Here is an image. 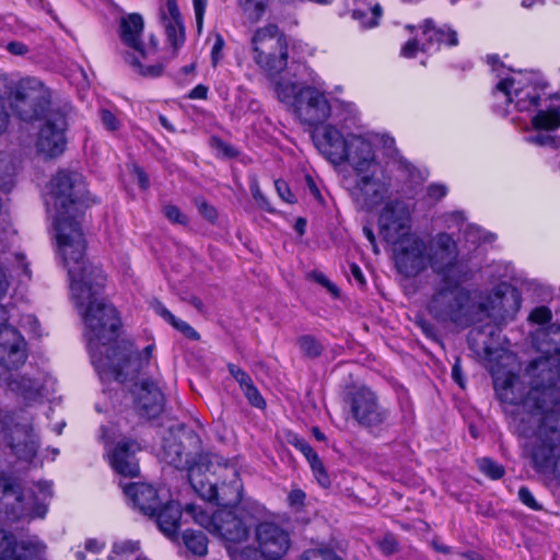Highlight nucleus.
Returning <instances> with one entry per match:
<instances>
[{
  "label": "nucleus",
  "instance_id": "28",
  "mask_svg": "<svg viewBox=\"0 0 560 560\" xmlns=\"http://www.w3.org/2000/svg\"><path fill=\"white\" fill-rule=\"evenodd\" d=\"M354 3L352 16L363 28H372L378 24L382 8L375 0H354Z\"/></svg>",
  "mask_w": 560,
  "mask_h": 560
},
{
  "label": "nucleus",
  "instance_id": "58",
  "mask_svg": "<svg viewBox=\"0 0 560 560\" xmlns=\"http://www.w3.org/2000/svg\"><path fill=\"white\" fill-rule=\"evenodd\" d=\"M350 273L360 287H363L365 284V278L363 276L362 270L360 269V267L358 265H355V264L350 265Z\"/></svg>",
  "mask_w": 560,
  "mask_h": 560
},
{
  "label": "nucleus",
  "instance_id": "37",
  "mask_svg": "<svg viewBox=\"0 0 560 560\" xmlns=\"http://www.w3.org/2000/svg\"><path fill=\"white\" fill-rule=\"evenodd\" d=\"M376 544L381 552L385 556L394 555L398 550L397 539L392 534H385L377 539Z\"/></svg>",
  "mask_w": 560,
  "mask_h": 560
},
{
  "label": "nucleus",
  "instance_id": "25",
  "mask_svg": "<svg viewBox=\"0 0 560 560\" xmlns=\"http://www.w3.org/2000/svg\"><path fill=\"white\" fill-rule=\"evenodd\" d=\"M161 456L162 459L168 465H172L178 469H187L189 471L190 467L201 463V456L212 455L201 453L198 455V458L191 463L189 454L184 452L182 441H178L175 436H171L165 439Z\"/></svg>",
  "mask_w": 560,
  "mask_h": 560
},
{
  "label": "nucleus",
  "instance_id": "7",
  "mask_svg": "<svg viewBox=\"0 0 560 560\" xmlns=\"http://www.w3.org/2000/svg\"><path fill=\"white\" fill-rule=\"evenodd\" d=\"M50 91L35 78H26L16 86L13 107L24 121L43 120L35 140L36 153L54 159L63 153L67 117L60 108L50 107Z\"/></svg>",
  "mask_w": 560,
  "mask_h": 560
},
{
  "label": "nucleus",
  "instance_id": "56",
  "mask_svg": "<svg viewBox=\"0 0 560 560\" xmlns=\"http://www.w3.org/2000/svg\"><path fill=\"white\" fill-rule=\"evenodd\" d=\"M289 502L292 506H301L305 499V493L300 489H293L289 493Z\"/></svg>",
  "mask_w": 560,
  "mask_h": 560
},
{
  "label": "nucleus",
  "instance_id": "19",
  "mask_svg": "<svg viewBox=\"0 0 560 560\" xmlns=\"http://www.w3.org/2000/svg\"><path fill=\"white\" fill-rule=\"evenodd\" d=\"M4 322L0 320V366L15 370L26 361V342L14 327L5 325Z\"/></svg>",
  "mask_w": 560,
  "mask_h": 560
},
{
  "label": "nucleus",
  "instance_id": "44",
  "mask_svg": "<svg viewBox=\"0 0 560 560\" xmlns=\"http://www.w3.org/2000/svg\"><path fill=\"white\" fill-rule=\"evenodd\" d=\"M163 212L165 217L173 223L187 224L188 222L186 215L183 214L176 206L167 205L164 207Z\"/></svg>",
  "mask_w": 560,
  "mask_h": 560
},
{
  "label": "nucleus",
  "instance_id": "16",
  "mask_svg": "<svg viewBox=\"0 0 560 560\" xmlns=\"http://www.w3.org/2000/svg\"><path fill=\"white\" fill-rule=\"evenodd\" d=\"M421 33L416 38L408 40L400 50L405 58H413L420 50L423 52H433L440 48L441 44L456 46L458 44L457 33L450 28H435L432 21L428 20L420 27Z\"/></svg>",
  "mask_w": 560,
  "mask_h": 560
},
{
  "label": "nucleus",
  "instance_id": "57",
  "mask_svg": "<svg viewBox=\"0 0 560 560\" xmlns=\"http://www.w3.org/2000/svg\"><path fill=\"white\" fill-rule=\"evenodd\" d=\"M207 95L208 88L206 85L199 84L189 92L188 97L191 100H206Z\"/></svg>",
  "mask_w": 560,
  "mask_h": 560
},
{
  "label": "nucleus",
  "instance_id": "5",
  "mask_svg": "<svg viewBox=\"0 0 560 560\" xmlns=\"http://www.w3.org/2000/svg\"><path fill=\"white\" fill-rule=\"evenodd\" d=\"M548 361H532L526 369L529 386L514 373L493 371V385L504 413L510 418V425L520 435L530 441L539 423V417L547 406L545 397H555L557 393L550 382L559 371L549 370L545 378Z\"/></svg>",
  "mask_w": 560,
  "mask_h": 560
},
{
  "label": "nucleus",
  "instance_id": "2",
  "mask_svg": "<svg viewBox=\"0 0 560 560\" xmlns=\"http://www.w3.org/2000/svg\"><path fill=\"white\" fill-rule=\"evenodd\" d=\"M410 221L409 208L399 201L387 203L380 217L383 237L394 245L398 271L416 277L431 268L440 281L428 303L430 314L462 327L476 323V293L462 287L465 277L456 242L447 233L425 241L410 233Z\"/></svg>",
  "mask_w": 560,
  "mask_h": 560
},
{
  "label": "nucleus",
  "instance_id": "30",
  "mask_svg": "<svg viewBox=\"0 0 560 560\" xmlns=\"http://www.w3.org/2000/svg\"><path fill=\"white\" fill-rule=\"evenodd\" d=\"M15 93L14 91L13 101L10 102L12 91L7 86V84L0 82V133L4 132L10 122V113L9 107H11L14 112V101H15Z\"/></svg>",
  "mask_w": 560,
  "mask_h": 560
},
{
  "label": "nucleus",
  "instance_id": "29",
  "mask_svg": "<svg viewBox=\"0 0 560 560\" xmlns=\"http://www.w3.org/2000/svg\"><path fill=\"white\" fill-rule=\"evenodd\" d=\"M306 85H302L291 78H280L273 82V91L279 102L287 105L291 109L301 96V91Z\"/></svg>",
  "mask_w": 560,
  "mask_h": 560
},
{
  "label": "nucleus",
  "instance_id": "39",
  "mask_svg": "<svg viewBox=\"0 0 560 560\" xmlns=\"http://www.w3.org/2000/svg\"><path fill=\"white\" fill-rule=\"evenodd\" d=\"M228 370L234 380L238 383L241 389H244L253 384L250 376L237 365L229 364Z\"/></svg>",
  "mask_w": 560,
  "mask_h": 560
},
{
  "label": "nucleus",
  "instance_id": "27",
  "mask_svg": "<svg viewBox=\"0 0 560 560\" xmlns=\"http://www.w3.org/2000/svg\"><path fill=\"white\" fill-rule=\"evenodd\" d=\"M160 530L170 539H177V530L182 517V509L177 502L170 501L154 514Z\"/></svg>",
  "mask_w": 560,
  "mask_h": 560
},
{
  "label": "nucleus",
  "instance_id": "12",
  "mask_svg": "<svg viewBox=\"0 0 560 560\" xmlns=\"http://www.w3.org/2000/svg\"><path fill=\"white\" fill-rule=\"evenodd\" d=\"M186 514L228 544L245 540L252 525L250 517L238 508L209 511L206 506L189 504Z\"/></svg>",
  "mask_w": 560,
  "mask_h": 560
},
{
  "label": "nucleus",
  "instance_id": "35",
  "mask_svg": "<svg viewBox=\"0 0 560 560\" xmlns=\"http://www.w3.org/2000/svg\"><path fill=\"white\" fill-rule=\"evenodd\" d=\"M477 463L480 471L491 479H500L504 474L503 467L488 457L480 458Z\"/></svg>",
  "mask_w": 560,
  "mask_h": 560
},
{
  "label": "nucleus",
  "instance_id": "52",
  "mask_svg": "<svg viewBox=\"0 0 560 560\" xmlns=\"http://www.w3.org/2000/svg\"><path fill=\"white\" fill-rule=\"evenodd\" d=\"M250 191H252V195H253V198L255 199V201L264 209L268 210V211H272L271 208L269 207L268 205V201L266 199V197L264 196V194L261 192L259 186L257 183H253L250 185Z\"/></svg>",
  "mask_w": 560,
  "mask_h": 560
},
{
  "label": "nucleus",
  "instance_id": "51",
  "mask_svg": "<svg viewBox=\"0 0 560 560\" xmlns=\"http://www.w3.org/2000/svg\"><path fill=\"white\" fill-rule=\"evenodd\" d=\"M275 186H276V189H277V192L279 195V197L288 202V203H293L294 202V197L288 186V184L283 180H276L275 182Z\"/></svg>",
  "mask_w": 560,
  "mask_h": 560
},
{
  "label": "nucleus",
  "instance_id": "60",
  "mask_svg": "<svg viewBox=\"0 0 560 560\" xmlns=\"http://www.w3.org/2000/svg\"><path fill=\"white\" fill-rule=\"evenodd\" d=\"M154 311L166 322L171 323L174 319V315L161 303L154 305Z\"/></svg>",
  "mask_w": 560,
  "mask_h": 560
},
{
  "label": "nucleus",
  "instance_id": "46",
  "mask_svg": "<svg viewBox=\"0 0 560 560\" xmlns=\"http://www.w3.org/2000/svg\"><path fill=\"white\" fill-rule=\"evenodd\" d=\"M290 443L296 450H299L306 457L307 460L312 458V455H316V452H314L312 446L305 440H303L299 436H293L290 440Z\"/></svg>",
  "mask_w": 560,
  "mask_h": 560
},
{
  "label": "nucleus",
  "instance_id": "61",
  "mask_svg": "<svg viewBox=\"0 0 560 560\" xmlns=\"http://www.w3.org/2000/svg\"><path fill=\"white\" fill-rule=\"evenodd\" d=\"M135 174L137 176V180H138L139 186L142 189H147L148 186H149V178H148L147 174L141 168H139V167L135 168Z\"/></svg>",
  "mask_w": 560,
  "mask_h": 560
},
{
  "label": "nucleus",
  "instance_id": "32",
  "mask_svg": "<svg viewBox=\"0 0 560 560\" xmlns=\"http://www.w3.org/2000/svg\"><path fill=\"white\" fill-rule=\"evenodd\" d=\"M183 541L194 555L205 556L208 551V539L201 532L186 530L183 534Z\"/></svg>",
  "mask_w": 560,
  "mask_h": 560
},
{
  "label": "nucleus",
  "instance_id": "53",
  "mask_svg": "<svg viewBox=\"0 0 560 560\" xmlns=\"http://www.w3.org/2000/svg\"><path fill=\"white\" fill-rule=\"evenodd\" d=\"M228 551L232 560H250L252 557H257V551L253 549H245L238 552L236 549H233L231 546H228Z\"/></svg>",
  "mask_w": 560,
  "mask_h": 560
},
{
  "label": "nucleus",
  "instance_id": "40",
  "mask_svg": "<svg viewBox=\"0 0 560 560\" xmlns=\"http://www.w3.org/2000/svg\"><path fill=\"white\" fill-rule=\"evenodd\" d=\"M10 287L7 270L0 265V301L7 295ZM7 310L0 304V320H7Z\"/></svg>",
  "mask_w": 560,
  "mask_h": 560
},
{
  "label": "nucleus",
  "instance_id": "23",
  "mask_svg": "<svg viewBox=\"0 0 560 560\" xmlns=\"http://www.w3.org/2000/svg\"><path fill=\"white\" fill-rule=\"evenodd\" d=\"M139 444L132 440H122L108 451V458L113 469L125 477H135L139 474V464L136 453Z\"/></svg>",
  "mask_w": 560,
  "mask_h": 560
},
{
  "label": "nucleus",
  "instance_id": "50",
  "mask_svg": "<svg viewBox=\"0 0 560 560\" xmlns=\"http://www.w3.org/2000/svg\"><path fill=\"white\" fill-rule=\"evenodd\" d=\"M527 141L542 147H557V139L550 135H535L527 138Z\"/></svg>",
  "mask_w": 560,
  "mask_h": 560
},
{
  "label": "nucleus",
  "instance_id": "17",
  "mask_svg": "<svg viewBox=\"0 0 560 560\" xmlns=\"http://www.w3.org/2000/svg\"><path fill=\"white\" fill-rule=\"evenodd\" d=\"M292 110L298 118L307 125H316L325 121L331 112V106L326 97L322 84L305 86Z\"/></svg>",
  "mask_w": 560,
  "mask_h": 560
},
{
  "label": "nucleus",
  "instance_id": "20",
  "mask_svg": "<svg viewBox=\"0 0 560 560\" xmlns=\"http://www.w3.org/2000/svg\"><path fill=\"white\" fill-rule=\"evenodd\" d=\"M256 538L260 553L268 559H278L290 548L289 534L273 523H261L257 526Z\"/></svg>",
  "mask_w": 560,
  "mask_h": 560
},
{
  "label": "nucleus",
  "instance_id": "47",
  "mask_svg": "<svg viewBox=\"0 0 560 560\" xmlns=\"http://www.w3.org/2000/svg\"><path fill=\"white\" fill-rule=\"evenodd\" d=\"M225 42L221 34L214 35V42L211 48V58L212 63L217 65L222 58V50L224 48Z\"/></svg>",
  "mask_w": 560,
  "mask_h": 560
},
{
  "label": "nucleus",
  "instance_id": "18",
  "mask_svg": "<svg viewBox=\"0 0 560 560\" xmlns=\"http://www.w3.org/2000/svg\"><path fill=\"white\" fill-rule=\"evenodd\" d=\"M353 418L364 427H377L388 419V412L377 401L375 394L369 388L358 389L351 399Z\"/></svg>",
  "mask_w": 560,
  "mask_h": 560
},
{
  "label": "nucleus",
  "instance_id": "49",
  "mask_svg": "<svg viewBox=\"0 0 560 560\" xmlns=\"http://www.w3.org/2000/svg\"><path fill=\"white\" fill-rule=\"evenodd\" d=\"M208 0H192L194 11L196 15L197 28L200 32L202 28L203 16L206 12Z\"/></svg>",
  "mask_w": 560,
  "mask_h": 560
},
{
  "label": "nucleus",
  "instance_id": "33",
  "mask_svg": "<svg viewBox=\"0 0 560 560\" xmlns=\"http://www.w3.org/2000/svg\"><path fill=\"white\" fill-rule=\"evenodd\" d=\"M300 351L308 358H316L320 355L324 350L323 345L315 337L305 335L298 339Z\"/></svg>",
  "mask_w": 560,
  "mask_h": 560
},
{
  "label": "nucleus",
  "instance_id": "41",
  "mask_svg": "<svg viewBox=\"0 0 560 560\" xmlns=\"http://www.w3.org/2000/svg\"><path fill=\"white\" fill-rule=\"evenodd\" d=\"M100 117H101V121H102L103 126L108 131H116L121 126V122L117 118V116L108 109H105V108L101 109Z\"/></svg>",
  "mask_w": 560,
  "mask_h": 560
},
{
  "label": "nucleus",
  "instance_id": "10",
  "mask_svg": "<svg viewBox=\"0 0 560 560\" xmlns=\"http://www.w3.org/2000/svg\"><path fill=\"white\" fill-rule=\"evenodd\" d=\"M255 65L270 79L288 65L289 48L285 34L273 23L255 28L248 42Z\"/></svg>",
  "mask_w": 560,
  "mask_h": 560
},
{
  "label": "nucleus",
  "instance_id": "64",
  "mask_svg": "<svg viewBox=\"0 0 560 560\" xmlns=\"http://www.w3.org/2000/svg\"><path fill=\"white\" fill-rule=\"evenodd\" d=\"M307 462L313 470V474H315L324 468V465L317 454L312 455V458L308 459Z\"/></svg>",
  "mask_w": 560,
  "mask_h": 560
},
{
  "label": "nucleus",
  "instance_id": "9",
  "mask_svg": "<svg viewBox=\"0 0 560 560\" xmlns=\"http://www.w3.org/2000/svg\"><path fill=\"white\" fill-rule=\"evenodd\" d=\"M143 19L140 14L131 13L120 19L119 38L128 49L124 54V59L137 73L155 78L163 72V65L151 63V59L158 51V43L153 37L150 38V43H143Z\"/></svg>",
  "mask_w": 560,
  "mask_h": 560
},
{
  "label": "nucleus",
  "instance_id": "24",
  "mask_svg": "<svg viewBox=\"0 0 560 560\" xmlns=\"http://www.w3.org/2000/svg\"><path fill=\"white\" fill-rule=\"evenodd\" d=\"M121 487L135 508L140 510L143 514L154 515L159 511L161 500L158 491L151 485L131 482Z\"/></svg>",
  "mask_w": 560,
  "mask_h": 560
},
{
  "label": "nucleus",
  "instance_id": "34",
  "mask_svg": "<svg viewBox=\"0 0 560 560\" xmlns=\"http://www.w3.org/2000/svg\"><path fill=\"white\" fill-rule=\"evenodd\" d=\"M139 548L140 547L138 541L125 540L115 542L113 546V551L109 555L108 559L116 560L118 557H128L137 552Z\"/></svg>",
  "mask_w": 560,
  "mask_h": 560
},
{
  "label": "nucleus",
  "instance_id": "13",
  "mask_svg": "<svg viewBox=\"0 0 560 560\" xmlns=\"http://www.w3.org/2000/svg\"><path fill=\"white\" fill-rule=\"evenodd\" d=\"M3 440L18 460L33 463L39 441L33 431L31 418L13 412L3 419Z\"/></svg>",
  "mask_w": 560,
  "mask_h": 560
},
{
  "label": "nucleus",
  "instance_id": "45",
  "mask_svg": "<svg viewBox=\"0 0 560 560\" xmlns=\"http://www.w3.org/2000/svg\"><path fill=\"white\" fill-rule=\"evenodd\" d=\"M528 319L536 324H545L551 319V312L546 306L536 307L530 312Z\"/></svg>",
  "mask_w": 560,
  "mask_h": 560
},
{
  "label": "nucleus",
  "instance_id": "63",
  "mask_svg": "<svg viewBox=\"0 0 560 560\" xmlns=\"http://www.w3.org/2000/svg\"><path fill=\"white\" fill-rule=\"evenodd\" d=\"M103 547L104 545L95 539H89L85 542V549L94 553L100 552L103 549Z\"/></svg>",
  "mask_w": 560,
  "mask_h": 560
},
{
  "label": "nucleus",
  "instance_id": "4",
  "mask_svg": "<svg viewBox=\"0 0 560 560\" xmlns=\"http://www.w3.org/2000/svg\"><path fill=\"white\" fill-rule=\"evenodd\" d=\"M0 513L9 521L43 520L52 497L51 483L39 481L25 489L15 478L0 480ZM0 560H48L47 545L38 536H27L20 541L13 534L0 529Z\"/></svg>",
  "mask_w": 560,
  "mask_h": 560
},
{
  "label": "nucleus",
  "instance_id": "36",
  "mask_svg": "<svg viewBox=\"0 0 560 560\" xmlns=\"http://www.w3.org/2000/svg\"><path fill=\"white\" fill-rule=\"evenodd\" d=\"M301 560H342L335 552L328 549H311L306 550Z\"/></svg>",
  "mask_w": 560,
  "mask_h": 560
},
{
  "label": "nucleus",
  "instance_id": "48",
  "mask_svg": "<svg viewBox=\"0 0 560 560\" xmlns=\"http://www.w3.org/2000/svg\"><path fill=\"white\" fill-rule=\"evenodd\" d=\"M518 498L520 500L525 504L527 505L528 508L533 509V510H540L541 506L537 503V501L535 500L533 493L529 491V489H527L526 487H522L520 488L518 490Z\"/></svg>",
  "mask_w": 560,
  "mask_h": 560
},
{
  "label": "nucleus",
  "instance_id": "38",
  "mask_svg": "<svg viewBox=\"0 0 560 560\" xmlns=\"http://www.w3.org/2000/svg\"><path fill=\"white\" fill-rule=\"evenodd\" d=\"M243 394L249 401V404L256 408L262 409L266 406V401L256 388V386L250 384L248 387L242 389Z\"/></svg>",
  "mask_w": 560,
  "mask_h": 560
},
{
  "label": "nucleus",
  "instance_id": "22",
  "mask_svg": "<svg viewBox=\"0 0 560 560\" xmlns=\"http://www.w3.org/2000/svg\"><path fill=\"white\" fill-rule=\"evenodd\" d=\"M161 23L165 31L166 42L172 48L173 56L185 43V26L176 0H165L160 9Z\"/></svg>",
  "mask_w": 560,
  "mask_h": 560
},
{
  "label": "nucleus",
  "instance_id": "1",
  "mask_svg": "<svg viewBox=\"0 0 560 560\" xmlns=\"http://www.w3.org/2000/svg\"><path fill=\"white\" fill-rule=\"evenodd\" d=\"M86 194L80 173L61 170L51 179L47 197L52 218L57 255L68 271L70 296L82 318L91 360L101 377L124 383L133 381L149 366L153 345L139 352L131 342H124L104 355L103 348L115 340L120 319L115 307L103 298L105 276L85 258L86 242L81 228Z\"/></svg>",
  "mask_w": 560,
  "mask_h": 560
},
{
  "label": "nucleus",
  "instance_id": "55",
  "mask_svg": "<svg viewBox=\"0 0 560 560\" xmlns=\"http://www.w3.org/2000/svg\"><path fill=\"white\" fill-rule=\"evenodd\" d=\"M212 143L214 148L224 156H234L236 154L235 150L232 147H230L229 144L221 140L213 139Z\"/></svg>",
  "mask_w": 560,
  "mask_h": 560
},
{
  "label": "nucleus",
  "instance_id": "8",
  "mask_svg": "<svg viewBox=\"0 0 560 560\" xmlns=\"http://www.w3.org/2000/svg\"><path fill=\"white\" fill-rule=\"evenodd\" d=\"M201 463L189 468V482L206 501L221 505L237 503L243 485L235 466L221 465L217 455L201 456Z\"/></svg>",
  "mask_w": 560,
  "mask_h": 560
},
{
  "label": "nucleus",
  "instance_id": "26",
  "mask_svg": "<svg viewBox=\"0 0 560 560\" xmlns=\"http://www.w3.org/2000/svg\"><path fill=\"white\" fill-rule=\"evenodd\" d=\"M534 343L542 354L540 358L560 359V325L539 328L534 334Z\"/></svg>",
  "mask_w": 560,
  "mask_h": 560
},
{
  "label": "nucleus",
  "instance_id": "43",
  "mask_svg": "<svg viewBox=\"0 0 560 560\" xmlns=\"http://www.w3.org/2000/svg\"><path fill=\"white\" fill-rule=\"evenodd\" d=\"M536 361H548L547 371L545 372V378L549 376V370H556L559 371V374L550 382V387L555 389V392H558V382L560 381V358L559 359H552V358H538Z\"/></svg>",
  "mask_w": 560,
  "mask_h": 560
},
{
  "label": "nucleus",
  "instance_id": "59",
  "mask_svg": "<svg viewBox=\"0 0 560 560\" xmlns=\"http://www.w3.org/2000/svg\"><path fill=\"white\" fill-rule=\"evenodd\" d=\"M199 211L209 220L217 218V211L214 208L206 203L205 201L198 203Z\"/></svg>",
  "mask_w": 560,
  "mask_h": 560
},
{
  "label": "nucleus",
  "instance_id": "14",
  "mask_svg": "<svg viewBox=\"0 0 560 560\" xmlns=\"http://www.w3.org/2000/svg\"><path fill=\"white\" fill-rule=\"evenodd\" d=\"M9 392L26 407L43 402L55 390V380L44 372L9 374L4 378Z\"/></svg>",
  "mask_w": 560,
  "mask_h": 560
},
{
  "label": "nucleus",
  "instance_id": "54",
  "mask_svg": "<svg viewBox=\"0 0 560 560\" xmlns=\"http://www.w3.org/2000/svg\"><path fill=\"white\" fill-rule=\"evenodd\" d=\"M447 194V187L441 184H432L428 187V196L431 199L440 200Z\"/></svg>",
  "mask_w": 560,
  "mask_h": 560
},
{
  "label": "nucleus",
  "instance_id": "3",
  "mask_svg": "<svg viewBox=\"0 0 560 560\" xmlns=\"http://www.w3.org/2000/svg\"><path fill=\"white\" fill-rule=\"evenodd\" d=\"M339 109L340 128L332 124L322 126L314 132V143L330 163L351 167L354 177L345 178L343 186L355 207L370 212L389 197L393 168L409 172V164L389 135L346 131L359 116L354 103L340 102Z\"/></svg>",
  "mask_w": 560,
  "mask_h": 560
},
{
  "label": "nucleus",
  "instance_id": "21",
  "mask_svg": "<svg viewBox=\"0 0 560 560\" xmlns=\"http://www.w3.org/2000/svg\"><path fill=\"white\" fill-rule=\"evenodd\" d=\"M135 396V408L141 417L155 418L163 409V395L159 386L149 380L135 383L132 390Z\"/></svg>",
  "mask_w": 560,
  "mask_h": 560
},
{
  "label": "nucleus",
  "instance_id": "31",
  "mask_svg": "<svg viewBox=\"0 0 560 560\" xmlns=\"http://www.w3.org/2000/svg\"><path fill=\"white\" fill-rule=\"evenodd\" d=\"M268 3L269 0H238L243 14L253 23L262 19Z\"/></svg>",
  "mask_w": 560,
  "mask_h": 560
},
{
  "label": "nucleus",
  "instance_id": "42",
  "mask_svg": "<svg viewBox=\"0 0 560 560\" xmlns=\"http://www.w3.org/2000/svg\"><path fill=\"white\" fill-rule=\"evenodd\" d=\"M175 329L180 331L185 337L191 340H198L199 334L186 322L174 317V319L170 323Z\"/></svg>",
  "mask_w": 560,
  "mask_h": 560
},
{
  "label": "nucleus",
  "instance_id": "11",
  "mask_svg": "<svg viewBox=\"0 0 560 560\" xmlns=\"http://www.w3.org/2000/svg\"><path fill=\"white\" fill-rule=\"evenodd\" d=\"M547 406L525 450L537 469L552 465L555 451L560 445V387L555 397H545Z\"/></svg>",
  "mask_w": 560,
  "mask_h": 560
},
{
  "label": "nucleus",
  "instance_id": "62",
  "mask_svg": "<svg viewBox=\"0 0 560 560\" xmlns=\"http://www.w3.org/2000/svg\"><path fill=\"white\" fill-rule=\"evenodd\" d=\"M8 49L14 55H24L27 51L26 46L19 42L10 43Z\"/></svg>",
  "mask_w": 560,
  "mask_h": 560
},
{
  "label": "nucleus",
  "instance_id": "6",
  "mask_svg": "<svg viewBox=\"0 0 560 560\" xmlns=\"http://www.w3.org/2000/svg\"><path fill=\"white\" fill-rule=\"evenodd\" d=\"M487 60L497 78L492 94L498 108L508 114L513 105L516 110L530 114L535 130L551 131L560 127L559 107L551 104L547 85L535 73L508 68L497 56Z\"/></svg>",
  "mask_w": 560,
  "mask_h": 560
},
{
  "label": "nucleus",
  "instance_id": "15",
  "mask_svg": "<svg viewBox=\"0 0 560 560\" xmlns=\"http://www.w3.org/2000/svg\"><path fill=\"white\" fill-rule=\"evenodd\" d=\"M521 304L520 292L508 283H500L485 301L476 300V322L481 320L483 316L499 323L511 320L521 308Z\"/></svg>",
  "mask_w": 560,
  "mask_h": 560
}]
</instances>
